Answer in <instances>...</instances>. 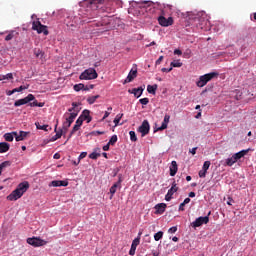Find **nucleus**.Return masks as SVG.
Returning <instances> with one entry per match:
<instances>
[{
  "label": "nucleus",
  "mask_w": 256,
  "mask_h": 256,
  "mask_svg": "<svg viewBox=\"0 0 256 256\" xmlns=\"http://www.w3.org/2000/svg\"><path fill=\"white\" fill-rule=\"evenodd\" d=\"M121 119H123V114H117L115 119H114L115 127H117V125H119Z\"/></svg>",
  "instance_id": "nucleus-35"
},
{
  "label": "nucleus",
  "mask_w": 256,
  "mask_h": 256,
  "mask_svg": "<svg viewBox=\"0 0 256 256\" xmlns=\"http://www.w3.org/2000/svg\"><path fill=\"white\" fill-rule=\"evenodd\" d=\"M157 84L154 85H148L147 86V91L148 93H150L151 95H155V93H157Z\"/></svg>",
  "instance_id": "nucleus-28"
},
{
  "label": "nucleus",
  "mask_w": 256,
  "mask_h": 256,
  "mask_svg": "<svg viewBox=\"0 0 256 256\" xmlns=\"http://www.w3.org/2000/svg\"><path fill=\"white\" fill-rule=\"evenodd\" d=\"M97 77H99V75L97 74L95 68H88L80 74L79 79L81 81H89L91 79H97Z\"/></svg>",
  "instance_id": "nucleus-3"
},
{
  "label": "nucleus",
  "mask_w": 256,
  "mask_h": 256,
  "mask_svg": "<svg viewBox=\"0 0 256 256\" xmlns=\"http://www.w3.org/2000/svg\"><path fill=\"white\" fill-rule=\"evenodd\" d=\"M142 5H143L142 7H151V5H153V2L152 1L143 2Z\"/></svg>",
  "instance_id": "nucleus-52"
},
{
  "label": "nucleus",
  "mask_w": 256,
  "mask_h": 256,
  "mask_svg": "<svg viewBox=\"0 0 256 256\" xmlns=\"http://www.w3.org/2000/svg\"><path fill=\"white\" fill-rule=\"evenodd\" d=\"M26 241L28 245H32V247H43L47 243V241L41 239L40 237L27 238Z\"/></svg>",
  "instance_id": "nucleus-7"
},
{
  "label": "nucleus",
  "mask_w": 256,
  "mask_h": 256,
  "mask_svg": "<svg viewBox=\"0 0 256 256\" xmlns=\"http://www.w3.org/2000/svg\"><path fill=\"white\" fill-rule=\"evenodd\" d=\"M235 163H237V160H235L234 156L226 159V165L228 167H233V165H235Z\"/></svg>",
  "instance_id": "nucleus-30"
},
{
  "label": "nucleus",
  "mask_w": 256,
  "mask_h": 256,
  "mask_svg": "<svg viewBox=\"0 0 256 256\" xmlns=\"http://www.w3.org/2000/svg\"><path fill=\"white\" fill-rule=\"evenodd\" d=\"M89 9H93V11H97V9H101V2L98 0H90L89 2Z\"/></svg>",
  "instance_id": "nucleus-21"
},
{
  "label": "nucleus",
  "mask_w": 256,
  "mask_h": 256,
  "mask_svg": "<svg viewBox=\"0 0 256 256\" xmlns=\"http://www.w3.org/2000/svg\"><path fill=\"white\" fill-rule=\"evenodd\" d=\"M15 93V90H9L6 92V95H8V97H11V95H13Z\"/></svg>",
  "instance_id": "nucleus-61"
},
{
  "label": "nucleus",
  "mask_w": 256,
  "mask_h": 256,
  "mask_svg": "<svg viewBox=\"0 0 256 256\" xmlns=\"http://www.w3.org/2000/svg\"><path fill=\"white\" fill-rule=\"evenodd\" d=\"M247 153H249V149L246 150H241L238 153L233 154L232 156H234V161H239V159H243V157H245V155H247Z\"/></svg>",
  "instance_id": "nucleus-23"
},
{
  "label": "nucleus",
  "mask_w": 256,
  "mask_h": 256,
  "mask_svg": "<svg viewBox=\"0 0 256 256\" xmlns=\"http://www.w3.org/2000/svg\"><path fill=\"white\" fill-rule=\"evenodd\" d=\"M69 113H77V115L79 114V109H75V108H69L68 109Z\"/></svg>",
  "instance_id": "nucleus-55"
},
{
  "label": "nucleus",
  "mask_w": 256,
  "mask_h": 256,
  "mask_svg": "<svg viewBox=\"0 0 256 256\" xmlns=\"http://www.w3.org/2000/svg\"><path fill=\"white\" fill-rule=\"evenodd\" d=\"M161 71H162V73H171V71H173V67H170V68H162Z\"/></svg>",
  "instance_id": "nucleus-50"
},
{
  "label": "nucleus",
  "mask_w": 256,
  "mask_h": 256,
  "mask_svg": "<svg viewBox=\"0 0 256 256\" xmlns=\"http://www.w3.org/2000/svg\"><path fill=\"white\" fill-rule=\"evenodd\" d=\"M31 101H35V96L33 94H28L25 98L18 99L14 102V107H21V105H27L31 103Z\"/></svg>",
  "instance_id": "nucleus-8"
},
{
  "label": "nucleus",
  "mask_w": 256,
  "mask_h": 256,
  "mask_svg": "<svg viewBox=\"0 0 256 256\" xmlns=\"http://www.w3.org/2000/svg\"><path fill=\"white\" fill-rule=\"evenodd\" d=\"M7 35L4 38V41H13V39H17L19 36V33L15 30H11L9 32H6Z\"/></svg>",
  "instance_id": "nucleus-19"
},
{
  "label": "nucleus",
  "mask_w": 256,
  "mask_h": 256,
  "mask_svg": "<svg viewBox=\"0 0 256 256\" xmlns=\"http://www.w3.org/2000/svg\"><path fill=\"white\" fill-rule=\"evenodd\" d=\"M177 171H179V168L177 166V161H172L170 166V176L175 177L177 175Z\"/></svg>",
  "instance_id": "nucleus-25"
},
{
  "label": "nucleus",
  "mask_w": 256,
  "mask_h": 256,
  "mask_svg": "<svg viewBox=\"0 0 256 256\" xmlns=\"http://www.w3.org/2000/svg\"><path fill=\"white\" fill-rule=\"evenodd\" d=\"M34 55L37 59H43V56L45 55V53H43V51H41V49H34Z\"/></svg>",
  "instance_id": "nucleus-29"
},
{
  "label": "nucleus",
  "mask_w": 256,
  "mask_h": 256,
  "mask_svg": "<svg viewBox=\"0 0 256 256\" xmlns=\"http://www.w3.org/2000/svg\"><path fill=\"white\" fill-rule=\"evenodd\" d=\"M129 135H130L131 141H133V142L137 141V134L135 133V131H130Z\"/></svg>",
  "instance_id": "nucleus-42"
},
{
  "label": "nucleus",
  "mask_w": 256,
  "mask_h": 256,
  "mask_svg": "<svg viewBox=\"0 0 256 256\" xmlns=\"http://www.w3.org/2000/svg\"><path fill=\"white\" fill-rule=\"evenodd\" d=\"M194 25L197 27V29H203L204 31H207V29L211 27V22H209V17L207 16V13L199 12L194 17Z\"/></svg>",
  "instance_id": "nucleus-1"
},
{
  "label": "nucleus",
  "mask_w": 256,
  "mask_h": 256,
  "mask_svg": "<svg viewBox=\"0 0 256 256\" xmlns=\"http://www.w3.org/2000/svg\"><path fill=\"white\" fill-rule=\"evenodd\" d=\"M151 130V126L149 125V121L144 120L141 126L138 128L139 133H141L142 137L145 135H149V131Z\"/></svg>",
  "instance_id": "nucleus-9"
},
{
  "label": "nucleus",
  "mask_w": 256,
  "mask_h": 256,
  "mask_svg": "<svg viewBox=\"0 0 256 256\" xmlns=\"http://www.w3.org/2000/svg\"><path fill=\"white\" fill-rule=\"evenodd\" d=\"M179 191V187H177V183L175 181L172 183V187L168 190L167 194L165 195L166 201H171L173 199V195Z\"/></svg>",
  "instance_id": "nucleus-10"
},
{
  "label": "nucleus",
  "mask_w": 256,
  "mask_h": 256,
  "mask_svg": "<svg viewBox=\"0 0 256 256\" xmlns=\"http://www.w3.org/2000/svg\"><path fill=\"white\" fill-rule=\"evenodd\" d=\"M35 125L36 129H40L41 131H47V128L49 127V125H41L39 122H36Z\"/></svg>",
  "instance_id": "nucleus-36"
},
{
  "label": "nucleus",
  "mask_w": 256,
  "mask_h": 256,
  "mask_svg": "<svg viewBox=\"0 0 256 256\" xmlns=\"http://www.w3.org/2000/svg\"><path fill=\"white\" fill-rule=\"evenodd\" d=\"M209 215H211V212H209L207 216L198 217L194 222L191 223L192 227L197 229V227H201V225H207V223H209Z\"/></svg>",
  "instance_id": "nucleus-6"
},
{
  "label": "nucleus",
  "mask_w": 256,
  "mask_h": 256,
  "mask_svg": "<svg viewBox=\"0 0 256 256\" xmlns=\"http://www.w3.org/2000/svg\"><path fill=\"white\" fill-rule=\"evenodd\" d=\"M158 23L161 27H170V25H173V17L165 18V16H160Z\"/></svg>",
  "instance_id": "nucleus-11"
},
{
  "label": "nucleus",
  "mask_w": 256,
  "mask_h": 256,
  "mask_svg": "<svg viewBox=\"0 0 256 256\" xmlns=\"http://www.w3.org/2000/svg\"><path fill=\"white\" fill-rule=\"evenodd\" d=\"M90 111L89 110H83L82 114L80 115V118L82 119V121H85L86 119H89L90 115Z\"/></svg>",
  "instance_id": "nucleus-32"
},
{
  "label": "nucleus",
  "mask_w": 256,
  "mask_h": 256,
  "mask_svg": "<svg viewBox=\"0 0 256 256\" xmlns=\"http://www.w3.org/2000/svg\"><path fill=\"white\" fill-rule=\"evenodd\" d=\"M32 30L37 31L39 35H41V33H43V35H49V30H47V26L41 24V21L39 20L32 22Z\"/></svg>",
  "instance_id": "nucleus-5"
},
{
  "label": "nucleus",
  "mask_w": 256,
  "mask_h": 256,
  "mask_svg": "<svg viewBox=\"0 0 256 256\" xmlns=\"http://www.w3.org/2000/svg\"><path fill=\"white\" fill-rule=\"evenodd\" d=\"M198 175H199V177L202 178V179L205 178V177H207V170H203V169L200 170L199 173H198Z\"/></svg>",
  "instance_id": "nucleus-45"
},
{
  "label": "nucleus",
  "mask_w": 256,
  "mask_h": 256,
  "mask_svg": "<svg viewBox=\"0 0 256 256\" xmlns=\"http://www.w3.org/2000/svg\"><path fill=\"white\" fill-rule=\"evenodd\" d=\"M190 153L193 154V155H196V153H197V147L192 148V150H190Z\"/></svg>",
  "instance_id": "nucleus-63"
},
{
  "label": "nucleus",
  "mask_w": 256,
  "mask_h": 256,
  "mask_svg": "<svg viewBox=\"0 0 256 256\" xmlns=\"http://www.w3.org/2000/svg\"><path fill=\"white\" fill-rule=\"evenodd\" d=\"M83 89H85V84H83V83L74 85V91L79 92V91H83Z\"/></svg>",
  "instance_id": "nucleus-34"
},
{
  "label": "nucleus",
  "mask_w": 256,
  "mask_h": 256,
  "mask_svg": "<svg viewBox=\"0 0 256 256\" xmlns=\"http://www.w3.org/2000/svg\"><path fill=\"white\" fill-rule=\"evenodd\" d=\"M121 178H119L118 182H116L114 185L111 186L110 188V193H111V197L110 199H113V196L115 195V193H117V188L121 185Z\"/></svg>",
  "instance_id": "nucleus-26"
},
{
  "label": "nucleus",
  "mask_w": 256,
  "mask_h": 256,
  "mask_svg": "<svg viewBox=\"0 0 256 256\" xmlns=\"http://www.w3.org/2000/svg\"><path fill=\"white\" fill-rule=\"evenodd\" d=\"M83 118H80V116H79V118L76 120V125L78 126V127H81V125H83Z\"/></svg>",
  "instance_id": "nucleus-49"
},
{
  "label": "nucleus",
  "mask_w": 256,
  "mask_h": 256,
  "mask_svg": "<svg viewBox=\"0 0 256 256\" xmlns=\"http://www.w3.org/2000/svg\"><path fill=\"white\" fill-rule=\"evenodd\" d=\"M99 157H101V153H97V152H92L91 154H89V159H99Z\"/></svg>",
  "instance_id": "nucleus-38"
},
{
  "label": "nucleus",
  "mask_w": 256,
  "mask_h": 256,
  "mask_svg": "<svg viewBox=\"0 0 256 256\" xmlns=\"http://www.w3.org/2000/svg\"><path fill=\"white\" fill-rule=\"evenodd\" d=\"M213 30L217 31L218 33H219V31H223V24H220V27L219 26H214Z\"/></svg>",
  "instance_id": "nucleus-51"
},
{
  "label": "nucleus",
  "mask_w": 256,
  "mask_h": 256,
  "mask_svg": "<svg viewBox=\"0 0 256 256\" xmlns=\"http://www.w3.org/2000/svg\"><path fill=\"white\" fill-rule=\"evenodd\" d=\"M139 102L141 105H149V98H141Z\"/></svg>",
  "instance_id": "nucleus-47"
},
{
  "label": "nucleus",
  "mask_w": 256,
  "mask_h": 256,
  "mask_svg": "<svg viewBox=\"0 0 256 256\" xmlns=\"http://www.w3.org/2000/svg\"><path fill=\"white\" fill-rule=\"evenodd\" d=\"M154 209H156L155 215H163L165 213V209H167V204L159 203L154 207Z\"/></svg>",
  "instance_id": "nucleus-15"
},
{
  "label": "nucleus",
  "mask_w": 256,
  "mask_h": 256,
  "mask_svg": "<svg viewBox=\"0 0 256 256\" xmlns=\"http://www.w3.org/2000/svg\"><path fill=\"white\" fill-rule=\"evenodd\" d=\"M67 185H69V182L65 180H53L50 183V187H67Z\"/></svg>",
  "instance_id": "nucleus-18"
},
{
  "label": "nucleus",
  "mask_w": 256,
  "mask_h": 256,
  "mask_svg": "<svg viewBox=\"0 0 256 256\" xmlns=\"http://www.w3.org/2000/svg\"><path fill=\"white\" fill-rule=\"evenodd\" d=\"M163 61V56H160L157 60H156V65H161V62Z\"/></svg>",
  "instance_id": "nucleus-58"
},
{
  "label": "nucleus",
  "mask_w": 256,
  "mask_h": 256,
  "mask_svg": "<svg viewBox=\"0 0 256 256\" xmlns=\"http://www.w3.org/2000/svg\"><path fill=\"white\" fill-rule=\"evenodd\" d=\"M29 183L27 181L21 182L18 184L17 189L22 193V195H25L27 191L29 190Z\"/></svg>",
  "instance_id": "nucleus-16"
},
{
  "label": "nucleus",
  "mask_w": 256,
  "mask_h": 256,
  "mask_svg": "<svg viewBox=\"0 0 256 256\" xmlns=\"http://www.w3.org/2000/svg\"><path fill=\"white\" fill-rule=\"evenodd\" d=\"M170 119H171V116L169 114H166L164 116V120L162 122V125L157 128V131H165V129H167V126L169 125Z\"/></svg>",
  "instance_id": "nucleus-17"
},
{
  "label": "nucleus",
  "mask_w": 256,
  "mask_h": 256,
  "mask_svg": "<svg viewBox=\"0 0 256 256\" xmlns=\"http://www.w3.org/2000/svg\"><path fill=\"white\" fill-rule=\"evenodd\" d=\"M57 125H55V136L52 137V141H57V139H61V137H63V135H65V130H63V128H59L57 130Z\"/></svg>",
  "instance_id": "nucleus-20"
},
{
  "label": "nucleus",
  "mask_w": 256,
  "mask_h": 256,
  "mask_svg": "<svg viewBox=\"0 0 256 256\" xmlns=\"http://www.w3.org/2000/svg\"><path fill=\"white\" fill-rule=\"evenodd\" d=\"M13 135L16 139V141H23L27 135H29V132L20 131L19 134L17 132H13Z\"/></svg>",
  "instance_id": "nucleus-24"
},
{
  "label": "nucleus",
  "mask_w": 256,
  "mask_h": 256,
  "mask_svg": "<svg viewBox=\"0 0 256 256\" xmlns=\"http://www.w3.org/2000/svg\"><path fill=\"white\" fill-rule=\"evenodd\" d=\"M2 79H13V73H8L6 75H2Z\"/></svg>",
  "instance_id": "nucleus-48"
},
{
  "label": "nucleus",
  "mask_w": 256,
  "mask_h": 256,
  "mask_svg": "<svg viewBox=\"0 0 256 256\" xmlns=\"http://www.w3.org/2000/svg\"><path fill=\"white\" fill-rule=\"evenodd\" d=\"M79 129H81V127L75 124L74 127L72 128V131L70 132L69 137H73V135L75 133H77V131H79Z\"/></svg>",
  "instance_id": "nucleus-39"
},
{
  "label": "nucleus",
  "mask_w": 256,
  "mask_h": 256,
  "mask_svg": "<svg viewBox=\"0 0 256 256\" xmlns=\"http://www.w3.org/2000/svg\"><path fill=\"white\" fill-rule=\"evenodd\" d=\"M182 203L184 205H187L188 203H191V198H185V200Z\"/></svg>",
  "instance_id": "nucleus-62"
},
{
  "label": "nucleus",
  "mask_w": 256,
  "mask_h": 256,
  "mask_svg": "<svg viewBox=\"0 0 256 256\" xmlns=\"http://www.w3.org/2000/svg\"><path fill=\"white\" fill-rule=\"evenodd\" d=\"M161 239H163V231H159L154 235L155 241H161Z\"/></svg>",
  "instance_id": "nucleus-37"
},
{
  "label": "nucleus",
  "mask_w": 256,
  "mask_h": 256,
  "mask_svg": "<svg viewBox=\"0 0 256 256\" xmlns=\"http://www.w3.org/2000/svg\"><path fill=\"white\" fill-rule=\"evenodd\" d=\"M4 139H5V141H8V142L13 141V134H11V133H6V134L4 135Z\"/></svg>",
  "instance_id": "nucleus-43"
},
{
  "label": "nucleus",
  "mask_w": 256,
  "mask_h": 256,
  "mask_svg": "<svg viewBox=\"0 0 256 256\" xmlns=\"http://www.w3.org/2000/svg\"><path fill=\"white\" fill-rule=\"evenodd\" d=\"M135 77H137V68L132 69V70L129 72L127 78H126L125 81H124V84H125V83H131V81H133V79H135Z\"/></svg>",
  "instance_id": "nucleus-22"
},
{
  "label": "nucleus",
  "mask_w": 256,
  "mask_h": 256,
  "mask_svg": "<svg viewBox=\"0 0 256 256\" xmlns=\"http://www.w3.org/2000/svg\"><path fill=\"white\" fill-rule=\"evenodd\" d=\"M179 211H185V204L183 202L179 205Z\"/></svg>",
  "instance_id": "nucleus-60"
},
{
  "label": "nucleus",
  "mask_w": 256,
  "mask_h": 256,
  "mask_svg": "<svg viewBox=\"0 0 256 256\" xmlns=\"http://www.w3.org/2000/svg\"><path fill=\"white\" fill-rule=\"evenodd\" d=\"M99 95H95V96H90L87 98V103H89V105H93V103H95L97 101V99H99Z\"/></svg>",
  "instance_id": "nucleus-33"
},
{
  "label": "nucleus",
  "mask_w": 256,
  "mask_h": 256,
  "mask_svg": "<svg viewBox=\"0 0 256 256\" xmlns=\"http://www.w3.org/2000/svg\"><path fill=\"white\" fill-rule=\"evenodd\" d=\"M85 157H87V152H82L79 157H78V160L81 161V159H85Z\"/></svg>",
  "instance_id": "nucleus-54"
},
{
  "label": "nucleus",
  "mask_w": 256,
  "mask_h": 256,
  "mask_svg": "<svg viewBox=\"0 0 256 256\" xmlns=\"http://www.w3.org/2000/svg\"><path fill=\"white\" fill-rule=\"evenodd\" d=\"M139 243H141L140 237H137L132 241L129 255H131V256L135 255V251H137V246L139 245Z\"/></svg>",
  "instance_id": "nucleus-13"
},
{
  "label": "nucleus",
  "mask_w": 256,
  "mask_h": 256,
  "mask_svg": "<svg viewBox=\"0 0 256 256\" xmlns=\"http://www.w3.org/2000/svg\"><path fill=\"white\" fill-rule=\"evenodd\" d=\"M209 167H211V161H205L202 169L207 172L209 170Z\"/></svg>",
  "instance_id": "nucleus-40"
},
{
  "label": "nucleus",
  "mask_w": 256,
  "mask_h": 256,
  "mask_svg": "<svg viewBox=\"0 0 256 256\" xmlns=\"http://www.w3.org/2000/svg\"><path fill=\"white\" fill-rule=\"evenodd\" d=\"M30 107H45V102H37V100L34 99L33 102L29 103Z\"/></svg>",
  "instance_id": "nucleus-31"
},
{
  "label": "nucleus",
  "mask_w": 256,
  "mask_h": 256,
  "mask_svg": "<svg viewBox=\"0 0 256 256\" xmlns=\"http://www.w3.org/2000/svg\"><path fill=\"white\" fill-rule=\"evenodd\" d=\"M109 115H111V113H109L108 111H106L102 119H103V120L107 119V117H109Z\"/></svg>",
  "instance_id": "nucleus-64"
},
{
  "label": "nucleus",
  "mask_w": 256,
  "mask_h": 256,
  "mask_svg": "<svg viewBox=\"0 0 256 256\" xmlns=\"http://www.w3.org/2000/svg\"><path fill=\"white\" fill-rule=\"evenodd\" d=\"M109 147H111V144L108 142L105 146H103V151H109Z\"/></svg>",
  "instance_id": "nucleus-57"
},
{
  "label": "nucleus",
  "mask_w": 256,
  "mask_h": 256,
  "mask_svg": "<svg viewBox=\"0 0 256 256\" xmlns=\"http://www.w3.org/2000/svg\"><path fill=\"white\" fill-rule=\"evenodd\" d=\"M219 77V73L217 72H210L208 74H204L199 77V80L196 82L197 87H205L209 83V81H212V79H217Z\"/></svg>",
  "instance_id": "nucleus-2"
},
{
  "label": "nucleus",
  "mask_w": 256,
  "mask_h": 256,
  "mask_svg": "<svg viewBox=\"0 0 256 256\" xmlns=\"http://www.w3.org/2000/svg\"><path fill=\"white\" fill-rule=\"evenodd\" d=\"M64 117H66V121L63 122L62 129L64 133H67V131H69V127H71L73 121H75V118L77 117V112L65 113Z\"/></svg>",
  "instance_id": "nucleus-4"
},
{
  "label": "nucleus",
  "mask_w": 256,
  "mask_h": 256,
  "mask_svg": "<svg viewBox=\"0 0 256 256\" xmlns=\"http://www.w3.org/2000/svg\"><path fill=\"white\" fill-rule=\"evenodd\" d=\"M171 67H183V63H181L179 60L171 62Z\"/></svg>",
  "instance_id": "nucleus-41"
},
{
  "label": "nucleus",
  "mask_w": 256,
  "mask_h": 256,
  "mask_svg": "<svg viewBox=\"0 0 256 256\" xmlns=\"http://www.w3.org/2000/svg\"><path fill=\"white\" fill-rule=\"evenodd\" d=\"M174 55H183V52L180 49H175Z\"/></svg>",
  "instance_id": "nucleus-56"
},
{
  "label": "nucleus",
  "mask_w": 256,
  "mask_h": 256,
  "mask_svg": "<svg viewBox=\"0 0 256 256\" xmlns=\"http://www.w3.org/2000/svg\"><path fill=\"white\" fill-rule=\"evenodd\" d=\"M27 89L26 86H20L18 88H14V93H21V91H25Z\"/></svg>",
  "instance_id": "nucleus-46"
},
{
  "label": "nucleus",
  "mask_w": 256,
  "mask_h": 256,
  "mask_svg": "<svg viewBox=\"0 0 256 256\" xmlns=\"http://www.w3.org/2000/svg\"><path fill=\"white\" fill-rule=\"evenodd\" d=\"M23 197V193L17 188L12 191L11 194L7 196L8 201H17V199H21Z\"/></svg>",
  "instance_id": "nucleus-12"
},
{
  "label": "nucleus",
  "mask_w": 256,
  "mask_h": 256,
  "mask_svg": "<svg viewBox=\"0 0 256 256\" xmlns=\"http://www.w3.org/2000/svg\"><path fill=\"white\" fill-rule=\"evenodd\" d=\"M9 151V143L1 142L0 143V153H7Z\"/></svg>",
  "instance_id": "nucleus-27"
},
{
  "label": "nucleus",
  "mask_w": 256,
  "mask_h": 256,
  "mask_svg": "<svg viewBox=\"0 0 256 256\" xmlns=\"http://www.w3.org/2000/svg\"><path fill=\"white\" fill-rule=\"evenodd\" d=\"M117 135H113L111 138H110V140H109V142H108V144H110V145H115V143H117Z\"/></svg>",
  "instance_id": "nucleus-44"
},
{
  "label": "nucleus",
  "mask_w": 256,
  "mask_h": 256,
  "mask_svg": "<svg viewBox=\"0 0 256 256\" xmlns=\"http://www.w3.org/2000/svg\"><path fill=\"white\" fill-rule=\"evenodd\" d=\"M97 17V12H93L92 14H89V19H95Z\"/></svg>",
  "instance_id": "nucleus-59"
},
{
  "label": "nucleus",
  "mask_w": 256,
  "mask_h": 256,
  "mask_svg": "<svg viewBox=\"0 0 256 256\" xmlns=\"http://www.w3.org/2000/svg\"><path fill=\"white\" fill-rule=\"evenodd\" d=\"M143 91H145V85L138 88H133L132 91L129 90V93H132L134 97H137V99H139V97L143 95Z\"/></svg>",
  "instance_id": "nucleus-14"
},
{
  "label": "nucleus",
  "mask_w": 256,
  "mask_h": 256,
  "mask_svg": "<svg viewBox=\"0 0 256 256\" xmlns=\"http://www.w3.org/2000/svg\"><path fill=\"white\" fill-rule=\"evenodd\" d=\"M168 233H177V226L169 228Z\"/></svg>",
  "instance_id": "nucleus-53"
}]
</instances>
